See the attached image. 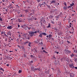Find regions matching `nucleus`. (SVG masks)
<instances>
[{
  "mask_svg": "<svg viewBox=\"0 0 77 77\" xmlns=\"http://www.w3.org/2000/svg\"><path fill=\"white\" fill-rule=\"evenodd\" d=\"M29 33V35L30 36H33L34 33L33 32L30 31V32H28Z\"/></svg>",
  "mask_w": 77,
  "mask_h": 77,
  "instance_id": "nucleus-1",
  "label": "nucleus"
},
{
  "mask_svg": "<svg viewBox=\"0 0 77 77\" xmlns=\"http://www.w3.org/2000/svg\"><path fill=\"white\" fill-rule=\"evenodd\" d=\"M13 28V26H8V27H7V29H12Z\"/></svg>",
  "mask_w": 77,
  "mask_h": 77,
  "instance_id": "nucleus-2",
  "label": "nucleus"
},
{
  "mask_svg": "<svg viewBox=\"0 0 77 77\" xmlns=\"http://www.w3.org/2000/svg\"><path fill=\"white\" fill-rule=\"evenodd\" d=\"M69 66L70 68H74V65L72 64H69Z\"/></svg>",
  "mask_w": 77,
  "mask_h": 77,
  "instance_id": "nucleus-3",
  "label": "nucleus"
},
{
  "mask_svg": "<svg viewBox=\"0 0 77 77\" xmlns=\"http://www.w3.org/2000/svg\"><path fill=\"white\" fill-rule=\"evenodd\" d=\"M69 74L70 75V77H74V74L72 73H70Z\"/></svg>",
  "mask_w": 77,
  "mask_h": 77,
  "instance_id": "nucleus-4",
  "label": "nucleus"
},
{
  "mask_svg": "<svg viewBox=\"0 0 77 77\" xmlns=\"http://www.w3.org/2000/svg\"><path fill=\"white\" fill-rule=\"evenodd\" d=\"M28 45L29 47H31V45H32V42H29L28 43Z\"/></svg>",
  "mask_w": 77,
  "mask_h": 77,
  "instance_id": "nucleus-5",
  "label": "nucleus"
},
{
  "mask_svg": "<svg viewBox=\"0 0 77 77\" xmlns=\"http://www.w3.org/2000/svg\"><path fill=\"white\" fill-rule=\"evenodd\" d=\"M31 71H32L35 72V68L33 67H32L31 68Z\"/></svg>",
  "mask_w": 77,
  "mask_h": 77,
  "instance_id": "nucleus-6",
  "label": "nucleus"
},
{
  "mask_svg": "<svg viewBox=\"0 0 77 77\" xmlns=\"http://www.w3.org/2000/svg\"><path fill=\"white\" fill-rule=\"evenodd\" d=\"M56 1H55V0L54 1H51V4H52V3H56Z\"/></svg>",
  "mask_w": 77,
  "mask_h": 77,
  "instance_id": "nucleus-7",
  "label": "nucleus"
},
{
  "mask_svg": "<svg viewBox=\"0 0 77 77\" xmlns=\"http://www.w3.org/2000/svg\"><path fill=\"white\" fill-rule=\"evenodd\" d=\"M53 17H54V16H52L51 15H50L49 16V18L50 19H52L53 18Z\"/></svg>",
  "mask_w": 77,
  "mask_h": 77,
  "instance_id": "nucleus-8",
  "label": "nucleus"
},
{
  "mask_svg": "<svg viewBox=\"0 0 77 77\" xmlns=\"http://www.w3.org/2000/svg\"><path fill=\"white\" fill-rule=\"evenodd\" d=\"M64 9H68V7L67 6V5L63 7Z\"/></svg>",
  "mask_w": 77,
  "mask_h": 77,
  "instance_id": "nucleus-9",
  "label": "nucleus"
},
{
  "mask_svg": "<svg viewBox=\"0 0 77 77\" xmlns=\"http://www.w3.org/2000/svg\"><path fill=\"white\" fill-rule=\"evenodd\" d=\"M51 36H52V35L51 34H50L49 35V38H48V39H51Z\"/></svg>",
  "mask_w": 77,
  "mask_h": 77,
  "instance_id": "nucleus-10",
  "label": "nucleus"
},
{
  "mask_svg": "<svg viewBox=\"0 0 77 77\" xmlns=\"http://www.w3.org/2000/svg\"><path fill=\"white\" fill-rule=\"evenodd\" d=\"M21 47L23 49V50H24V51H25V49H24V46H21Z\"/></svg>",
  "mask_w": 77,
  "mask_h": 77,
  "instance_id": "nucleus-11",
  "label": "nucleus"
},
{
  "mask_svg": "<svg viewBox=\"0 0 77 77\" xmlns=\"http://www.w3.org/2000/svg\"><path fill=\"white\" fill-rule=\"evenodd\" d=\"M5 10L6 11V12H8V8L6 7L5 8Z\"/></svg>",
  "mask_w": 77,
  "mask_h": 77,
  "instance_id": "nucleus-12",
  "label": "nucleus"
},
{
  "mask_svg": "<svg viewBox=\"0 0 77 77\" xmlns=\"http://www.w3.org/2000/svg\"><path fill=\"white\" fill-rule=\"evenodd\" d=\"M61 42H62L61 43V44H64V43L65 42L63 41V40H62L61 41Z\"/></svg>",
  "mask_w": 77,
  "mask_h": 77,
  "instance_id": "nucleus-13",
  "label": "nucleus"
},
{
  "mask_svg": "<svg viewBox=\"0 0 77 77\" xmlns=\"http://www.w3.org/2000/svg\"><path fill=\"white\" fill-rule=\"evenodd\" d=\"M36 70H38V71H39V68H35V69H34V72L35 71H36Z\"/></svg>",
  "mask_w": 77,
  "mask_h": 77,
  "instance_id": "nucleus-14",
  "label": "nucleus"
},
{
  "mask_svg": "<svg viewBox=\"0 0 77 77\" xmlns=\"http://www.w3.org/2000/svg\"><path fill=\"white\" fill-rule=\"evenodd\" d=\"M51 24H50V23H49L48 25L47 26V28H49L50 27H51Z\"/></svg>",
  "mask_w": 77,
  "mask_h": 77,
  "instance_id": "nucleus-15",
  "label": "nucleus"
},
{
  "mask_svg": "<svg viewBox=\"0 0 77 77\" xmlns=\"http://www.w3.org/2000/svg\"><path fill=\"white\" fill-rule=\"evenodd\" d=\"M64 51H65V53H68V50H66V49H65Z\"/></svg>",
  "mask_w": 77,
  "mask_h": 77,
  "instance_id": "nucleus-16",
  "label": "nucleus"
},
{
  "mask_svg": "<svg viewBox=\"0 0 77 77\" xmlns=\"http://www.w3.org/2000/svg\"><path fill=\"white\" fill-rule=\"evenodd\" d=\"M42 35H44V36H47V34L45 32H43V33H42Z\"/></svg>",
  "mask_w": 77,
  "mask_h": 77,
  "instance_id": "nucleus-17",
  "label": "nucleus"
},
{
  "mask_svg": "<svg viewBox=\"0 0 77 77\" xmlns=\"http://www.w3.org/2000/svg\"><path fill=\"white\" fill-rule=\"evenodd\" d=\"M17 20L19 22H22L23 21L20 20V19H19V18H18Z\"/></svg>",
  "mask_w": 77,
  "mask_h": 77,
  "instance_id": "nucleus-18",
  "label": "nucleus"
},
{
  "mask_svg": "<svg viewBox=\"0 0 77 77\" xmlns=\"http://www.w3.org/2000/svg\"><path fill=\"white\" fill-rule=\"evenodd\" d=\"M45 72L46 73H47V74H49V73L50 72L49 71V70H48V71H45Z\"/></svg>",
  "mask_w": 77,
  "mask_h": 77,
  "instance_id": "nucleus-19",
  "label": "nucleus"
},
{
  "mask_svg": "<svg viewBox=\"0 0 77 77\" xmlns=\"http://www.w3.org/2000/svg\"><path fill=\"white\" fill-rule=\"evenodd\" d=\"M43 23H44V24H45L46 23V21H45V20H42Z\"/></svg>",
  "mask_w": 77,
  "mask_h": 77,
  "instance_id": "nucleus-20",
  "label": "nucleus"
},
{
  "mask_svg": "<svg viewBox=\"0 0 77 77\" xmlns=\"http://www.w3.org/2000/svg\"><path fill=\"white\" fill-rule=\"evenodd\" d=\"M26 39H30V37H29V35L27 36V38H26Z\"/></svg>",
  "mask_w": 77,
  "mask_h": 77,
  "instance_id": "nucleus-21",
  "label": "nucleus"
},
{
  "mask_svg": "<svg viewBox=\"0 0 77 77\" xmlns=\"http://www.w3.org/2000/svg\"><path fill=\"white\" fill-rule=\"evenodd\" d=\"M41 75H42V76L44 75V73L43 72H42L41 73Z\"/></svg>",
  "mask_w": 77,
  "mask_h": 77,
  "instance_id": "nucleus-22",
  "label": "nucleus"
},
{
  "mask_svg": "<svg viewBox=\"0 0 77 77\" xmlns=\"http://www.w3.org/2000/svg\"><path fill=\"white\" fill-rule=\"evenodd\" d=\"M0 69L1 70V71H2L3 72H4V69H3V68H2V67H0Z\"/></svg>",
  "mask_w": 77,
  "mask_h": 77,
  "instance_id": "nucleus-23",
  "label": "nucleus"
},
{
  "mask_svg": "<svg viewBox=\"0 0 77 77\" xmlns=\"http://www.w3.org/2000/svg\"><path fill=\"white\" fill-rule=\"evenodd\" d=\"M42 34L40 33V35H39V36L41 37V38H42Z\"/></svg>",
  "mask_w": 77,
  "mask_h": 77,
  "instance_id": "nucleus-24",
  "label": "nucleus"
},
{
  "mask_svg": "<svg viewBox=\"0 0 77 77\" xmlns=\"http://www.w3.org/2000/svg\"><path fill=\"white\" fill-rule=\"evenodd\" d=\"M30 56V57H31V58H32V57L33 58H34V57H35V56H34L33 55H31Z\"/></svg>",
  "mask_w": 77,
  "mask_h": 77,
  "instance_id": "nucleus-25",
  "label": "nucleus"
},
{
  "mask_svg": "<svg viewBox=\"0 0 77 77\" xmlns=\"http://www.w3.org/2000/svg\"><path fill=\"white\" fill-rule=\"evenodd\" d=\"M66 61H67V62H68L69 61V58H66Z\"/></svg>",
  "mask_w": 77,
  "mask_h": 77,
  "instance_id": "nucleus-26",
  "label": "nucleus"
},
{
  "mask_svg": "<svg viewBox=\"0 0 77 77\" xmlns=\"http://www.w3.org/2000/svg\"><path fill=\"white\" fill-rule=\"evenodd\" d=\"M26 44H29V43L30 42L29 41V40H26Z\"/></svg>",
  "mask_w": 77,
  "mask_h": 77,
  "instance_id": "nucleus-27",
  "label": "nucleus"
},
{
  "mask_svg": "<svg viewBox=\"0 0 77 77\" xmlns=\"http://www.w3.org/2000/svg\"><path fill=\"white\" fill-rule=\"evenodd\" d=\"M63 60H65V59H66V57L65 56L62 58Z\"/></svg>",
  "mask_w": 77,
  "mask_h": 77,
  "instance_id": "nucleus-28",
  "label": "nucleus"
},
{
  "mask_svg": "<svg viewBox=\"0 0 77 77\" xmlns=\"http://www.w3.org/2000/svg\"><path fill=\"white\" fill-rule=\"evenodd\" d=\"M8 34H9V35L10 36H11V32L10 31H9L8 33Z\"/></svg>",
  "mask_w": 77,
  "mask_h": 77,
  "instance_id": "nucleus-29",
  "label": "nucleus"
},
{
  "mask_svg": "<svg viewBox=\"0 0 77 77\" xmlns=\"http://www.w3.org/2000/svg\"><path fill=\"white\" fill-rule=\"evenodd\" d=\"M0 21H2L3 20V19L2 18V17H1V16H0Z\"/></svg>",
  "mask_w": 77,
  "mask_h": 77,
  "instance_id": "nucleus-30",
  "label": "nucleus"
},
{
  "mask_svg": "<svg viewBox=\"0 0 77 77\" xmlns=\"http://www.w3.org/2000/svg\"><path fill=\"white\" fill-rule=\"evenodd\" d=\"M74 56V54H73L72 53V54L70 55V56L71 57H73Z\"/></svg>",
  "mask_w": 77,
  "mask_h": 77,
  "instance_id": "nucleus-31",
  "label": "nucleus"
},
{
  "mask_svg": "<svg viewBox=\"0 0 77 77\" xmlns=\"http://www.w3.org/2000/svg\"><path fill=\"white\" fill-rule=\"evenodd\" d=\"M70 5L72 6H74V3H72V4H70Z\"/></svg>",
  "mask_w": 77,
  "mask_h": 77,
  "instance_id": "nucleus-32",
  "label": "nucleus"
},
{
  "mask_svg": "<svg viewBox=\"0 0 77 77\" xmlns=\"http://www.w3.org/2000/svg\"><path fill=\"white\" fill-rule=\"evenodd\" d=\"M28 27V26H24V29H25V30H27V27Z\"/></svg>",
  "mask_w": 77,
  "mask_h": 77,
  "instance_id": "nucleus-33",
  "label": "nucleus"
},
{
  "mask_svg": "<svg viewBox=\"0 0 77 77\" xmlns=\"http://www.w3.org/2000/svg\"><path fill=\"white\" fill-rule=\"evenodd\" d=\"M72 8V6L70 5V6L68 7V9H69V8Z\"/></svg>",
  "mask_w": 77,
  "mask_h": 77,
  "instance_id": "nucleus-34",
  "label": "nucleus"
},
{
  "mask_svg": "<svg viewBox=\"0 0 77 77\" xmlns=\"http://www.w3.org/2000/svg\"><path fill=\"white\" fill-rule=\"evenodd\" d=\"M24 11H25L26 13H27V12H29L27 10H24Z\"/></svg>",
  "mask_w": 77,
  "mask_h": 77,
  "instance_id": "nucleus-35",
  "label": "nucleus"
},
{
  "mask_svg": "<svg viewBox=\"0 0 77 77\" xmlns=\"http://www.w3.org/2000/svg\"><path fill=\"white\" fill-rule=\"evenodd\" d=\"M42 27L43 28V29H45V26H44V25H43L42 26Z\"/></svg>",
  "mask_w": 77,
  "mask_h": 77,
  "instance_id": "nucleus-36",
  "label": "nucleus"
},
{
  "mask_svg": "<svg viewBox=\"0 0 77 77\" xmlns=\"http://www.w3.org/2000/svg\"><path fill=\"white\" fill-rule=\"evenodd\" d=\"M34 52H37V50H36V48H34Z\"/></svg>",
  "mask_w": 77,
  "mask_h": 77,
  "instance_id": "nucleus-37",
  "label": "nucleus"
},
{
  "mask_svg": "<svg viewBox=\"0 0 77 77\" xmlns=\"http://www.w3.org/2000/svg\"><path fill=\"white\" fill-rule=\"evenodd\" d=\"M24 57H25V59L26 58H27V56H26V54H24Z\"/></svg>",
  "mask_w": 77,
  "mask_h": 77,
  "instance_id": "nucleus-38",
  "label": "nucleus"
},
{
  "mask_svg": "<svg viewBox=\"0 0 77 77\" xmlns=\"http://www.w3.org/2000/svg\"><path fill=\"white\" fill-rule=\"evenodd\" d=\"M8 40H9V41H8V42H12V41H11V39L9 38L8 39Z\"/></svg>",
  "mask_w": 77,
  "mask_h": 77,
  "instance_id": "nucleus-39",
  "label": "nucleus"
},
{
  "mask_svg": "<svg viewBox=\"0 0 77 77\" xmlns=\"http://www.w3.org/2000/svg\"><path fill=\"white\" fill-rule=\"evenodd\" d=\"M45 2H42V5H45Z\"/></svg>",
  "mask_w": 77,
  "mask_h": 77,
  "instance_id": "nucleus-40",
  "label": "nucleus"
},
{
  "mask_svg": "<svg viewBox=\"0 0 77 77\" xmlns=\"http://www.w3.org/2000/svg\"><path fill=\"white\" fill-rule=\"evenodd\" d=\"M61 24V22L60 21H59L58 22V24Z\"/></svg>",
  "mask_w": 77,
  "mask_h": 77,
  "instance_id": "nucleus-41",
  "label": "nucleus"
},
{
  "mask_svg": "<svg viewBox=\"0 0 77 77\" xmlns=\"http://www.w3.org/2000/svg\"><path fill=\"white\" fill-rule=\"evenodd\" d=\"M27 28L29 30H30V29H31V27H27Z\"/></svg>",
  "mask_w": 77,
  "mask_h": 77,
  "instance_id": "nucleus-42",
  "label": "nucleus"
},
{
  "mask_svg": "<svg viewBox=\"0 0 77 77\" xmlns=\"http://www.w3.org/2000/svg\"><path fill=\"white\" fill-rule=\"evenodd\" d=\"M37 1L38 3H39V2H41V0H36Z\"/></svg>",
  "mask_w": 77,
  "mask_h": 77,
  "instance_id": "nucleus-43",
  "label": "nucleus"
},
{
  "mask_svg": "<svg viewBox=\"0 0 77 77\" xmlns=\"http://www.w3.org/2000/svg\"><path fill=\"white\" fill-rule=\"evenodd\" d=\"M43 52H44L45 53H48V52H47L46 51H45L44 50H43Z\"/></svg>",
  "mask_w": 77,
  "mask_h": 77,
  "instance_id": "nucleus-44",
  "label": "nucleus"
},
{
  "mask_svg": "<svg viewBox=\"0 0 77 77\" xmlns=\"http://www.w3.org/2000/svg\"><path fill=\"white\" fill-rule=\"evenodd\" d=\"M17 13L18 14H20V13H21V12H20V11H17Z\"/></svg>",
  "mask_w": 77,
  "mask_h": 77,
  "instance_id": "nucleus-45",
  "label": "nucleus"
},
{
  "mask_svg": "<svg viewBox=\"0 0 77 77\" xmlns=\"http://www.w3.org/2000/svg\"><path fill=\"white\" fill-rule=\"evenodd\" d=\"M74 60H75V62H76V61L77 60V58L75 57V58H74Z\"/></svg>",
  "mask_w": 77,
  "mask_h": 77,
  "instance_id": "nucleus-46",
  "label": "nucleus"
},
{
  "mask_svg": "<svg viewBox=\"0 0 77 77\" xmlns=\"http://www.w3.org/2000/svg\"><path fill=\"white\" fill-rule=\"evenodd\" d=\"M25 26H21V28H24Z\"/></svg>",
  "mask_w": 77,
  "mask_h": 77,
  "instance_id": "nucleus-47",
  "label": "nucleus"
},
{
  "mask_svg": "<svg viewBox=\"0 0 77 77\" xmlns=\"http://www.w3.org/2000/svg\"><path fill=\"white\" fill-rule=\"evenodd\" d=\"M5 32H3V31H2L1 32V34L2 35H3V34Z\"/></svg>",
  "mask_w": 77,
  "mask_h": 77,
  "instance_id": "nucleus-48",
  "label": "nucleus"
},
{
  "mask_svg": "<svg viewBox=\"0 0 77 77\" xmlns=\"http://www.w3.org/2000/svg\"><path fill=\"white\" fill-rule=\"evenodd\" d=\"M21 72H22V70H19V73H21Z\"/></svg>",
  "mask_w": 77,
  "mask_h": 77,
  "instance_id": "nucleus-49",
  "label": "nucleus"
},
{
  "mask_svg": "<svg viewBox=\"0 0 77 77\" xmlns=\"http://www.w3.org/2000/svg\"><path fill=\"white\" fill-rule=\"evenodd\" d=\"M67 42H68V44H71V43H70V42L67 41Z\"/></svg>",
  "mask_w": 77,
  "mask_h": 77,
  "instance_id": "nucleus-50",
  "label": "nucleus"
},
{
  "mask_svg": "<svg viewBox=\"0 0 77 77\" xmlns=\"http://www.w3.org/2000/svg\"><path fill=\"white\" fill-rule=\"evenodd\" d=\"M54 30H56V31H57V28H54Z\"/></svg>",
  "mask_w": 77,
  "mask_h": 77,
  "instance_id": "nucleus-51",
  "label": "nucleus"
},
{
  "mask_svg": "<svg viewBox=\"0 0 77 77\" xmlns=\"http://www.w3.org/2000/svg\"><path fill=\"white\" fill-rule=\"evenodd\" d=\"M70 33H72V34H73V33H74V32H71V31H69V32Z\"/></svg>",
  "mask_w": 77,
  "mask_h": 77,
  "instance_id": "nucleus-52",
  "label": "nucleus"
},
{
  "mask_svg": "<svg viewBox=\"0 0 77 77\" xmlns=\"http://www.w3.org/2000/svg\"><path fill=\"white\" fill-rule=\"evenodd\" d=\"M29 20H31V21H33V19L31 18H29Z\"/></svg>",
  "mask_w": 77,
  "mask_h": 77,
  "instance_id": "nucleus-53",
  "label": "nucleus"
},
{
  "mask_svg": "<svg viewBox=\"0 0 77 77\" xmlns=\"http://www.w3.org/2000/svg\"><path fill=\"white\" fill-rule=\"evenodd\" d=\"M33 14L32 13L30 14H29V15H30V16H32V15H33Z\"/></svg>",
  "mask_w": 77,
  "mask_h": 77,
  "instance_id": "nucleus-54",
  "label": "nucleus"
},
{
  "mask_svg": "<svg viewBox=\"0 0 77 77\" xmlns=\"http://www.w3.org/2000/svg\"><path fill=\"white\" fill-rule=\"evenodd\" d=\"M9 7L10 8V9H12V8H13V6H9Z\"/></svg>",
  "mask_w": 77,
  "mask_h": 77,
  "instance_id": "nucleus-55",
  "label": "nucleus"
},
{
  "mask_svg": "<svg viewBox=\"0 0 77 77\" xmlns=\"http://www.w3.org/2000/svg\"><path fill=\"white\" fill-rule=\"evenodd\" d=\"M71 53V52L70 51H68V53Z\"/></svg>",
  "mask_w": 77,
  "mask_h": 77,
  "instance_id": "nucleus-56",
  "label": "nucleus"
},
{
  "mask_svg": "<svg viewBox=\"0 0 77 77\" xmlns=\"http://www.w3.org/2000/svg\"><path fill=\"white\" fill-rule=\"evenodd\" d=\"M33 33L34 34V33H37V31H35V32H33Z\"/></svg>",
  "mask_w": 77,
  "mask_h": 77,
  "instance_id": "nucleus-57",
  "label": "nucleus"
},
{
  "mask_svg": "<svg viewBox=\"0 0 77 77\" xmlns=\"http://www.w3.org/2000/svg\"><path fill=\"white\" fill-rule=\"evenodd\" d=\"M55 18H59V16H55Z\"/></svg>",
  "mask_w": 77,
  "mask_h": 77,
  "instance_id": "nucleus-58",
  "label": "nucleus"
},
{
  "mask_svg": "<svg viewBox=\"0 0 77 77\" xmlns=\"http://www.w3.org/2000/svg\"><path fill=\"white\" fill-rule=\"evenodd\" d=\"M51 23L53 24H54V22L53 21H51Z\"/></svg>",
  "mask_w": 77,
  "mask_h": 77,
  "instance_id": "nucleus-59",
  "label": "nucleus"
},
{
  "mask_svg": "<svg viewBox=\"0 0 77 77\" xmlns=\"http://www.w3.org/2000/svg\"><path fill=\"white\" fill-rule=\"evenodd\" d=\"M5 32H4V36H5V35H6V34L5 33Z\"/></svg>",
  "mask_w": 77,
  "mask_h": 77,
  "instance_id": "nucleus-60",
  "label": "nucleus"
},
{
  "mask_svg": "<svg viewBox=\"0 0 77 77\" xmlns=\"http://www.w3.org/2000/svg\"><path fill=\"white\" fill-rule=\"evenodd\" d=\"M41 26H43V25H42V23L41 22Z\"/></svg>",
  "mask_w": 77,
  "mask_h": 77,
  "instance_id": "nucleus-61",
  "label": "nucleus"
},
{
  "mask_svg": "<svg viewBox=\"0 0 77 77\" xmlns=\"http://www.w3.org/2000/svg\"><path fill=\"white\" fill-rule=\"evenodd\" d=\"M16 7H17V8H19V6H18V5H16Z\"/></svg>",
  "mask_w": 77,
  "mask_h": 77,
  "instance_id": "nucleus-62",
  "label": "nucleus"
},
{
  "mask_svg": "<svg viewBox=\"0 0 77 77\" xmlns=\"http://www.w3.org/2000/svg\"><path fill=\"white\" fill-rule=\"evenodd\" d=\"M64 4L65 5V6H66V3L64 2Z\"/></svg>",
  "mask_w": 77,
  "mask_h": 77,
  "instance_id": "nucleus-63",
  "label": "nucleus"
},
{
  "mask_svg": "<svg viewBox=\"0 0 77 77\" xmlns=\"http://www.w3.org/2000/svg\"><path fill=\"white\" fill-rule=\"evenodd\" d=\"M41 45H43V43H42V42H41Z\"/></svg>",
  "mask_w": 77,
  "mask_h": 77,
  "instance_id": "nucleus-64",
  "label": "nucleus"
}]
</instances>
